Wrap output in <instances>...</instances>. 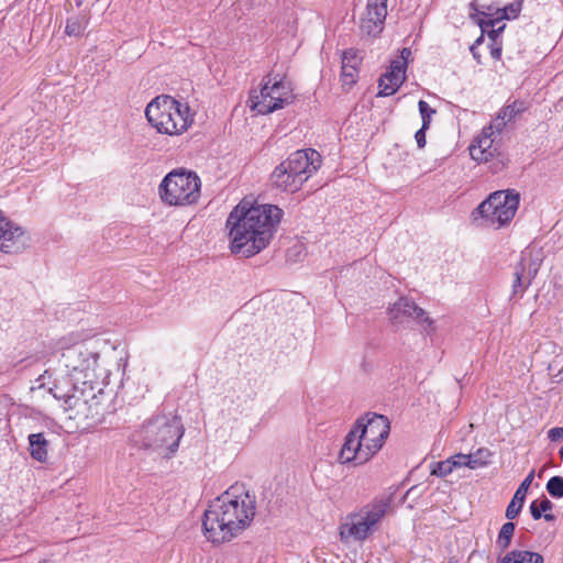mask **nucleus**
<instances>
[{"instance_id":"nucleus-42","label":"nucleus","mask_w":563,"mask_h":563,"mask_svg":"<svg viewBox=\"0 0 563 563\" xmlns=\"http://www.w3.org/2000/svg\"><path fill=\"white\" fill-rule=\"evenodd\" d=\"M560 456H561V459L563 461V446L560 449Z\"/></svg>"},{"instance_id":"nucleus-8","label":"nucleus","mask_w":563,"mask_h":563,"mask_svg":"<svg viewBox=\"0 0 563 563\" xmlns=\"http://www.w3.org/2000/svg\"><path fill=\"white\" fill-rule=\"evenodd\" d=\"M519 194L515 190H498L488 196L476 211L494 224L505 225L511 221L518 210Z\"/></svg>"},{"instance_id":"nucleus-24","label":"nucleus","mask_w":563,"mask_h":563,"mask_svg":"<svg viewBox=\"0 0 563 563\" xmlns=\"http://www.w3.org/2000/svg\"><path fill=\"white\" fill-rule=\"evenodd\" d=\"M543 556L533 551L512 550L498 559V563H543Z\"/></svg>"},{"instance_id":"nucleus-22","label":"nucleus","mask_w":563,"mask_h":563,"mask_svg":"<svg viewBox=\"0 0 563 563\" xmlns=\"http://www.w3.org/2000/svg\"><path fill=\"white\" fill-rule=\"evenodd\" d=\"M268 88L271 91V100L273 103H280V109L289 103L292 98L289 85L285 82L283 78H278V75H273V81L268 84Z\"/></svg>"},{"instance_id":"nucleus-15","label":"nucleus","mask_w":563,"mask_h":563,"mask_svg":"<svg viewBox=\"0 0 563 563\" xmlns=\"http://www.w3.org/2000/svg\"><path fill=\"white\" fill-rule=\"evenodd\" d=\"M363 454L367 455V450L362 440V437L357 432V429L353 426L350 432L345 437V441L339 453V461L342 464L354 462L355 464H364L369 459H363Z\"/></svg>"},{"instance_id":"nucleus-32","label":"nucleus","mask_w":563,"mask_h":563,"mask_svg":"<svg viewBox=\"0 0 563 563\" xmlns=\"http://www.w3.org/2000/svg\"><path fill=\"white\" fill-rule=\"evenodd\" d=\"M419 112L422 119L423 129H429L431 124V118L435 113V110L432 109L429 103L424 100H420L418 102Z\"/></svg>"},{"instance_id":"nucleus-25","label":"nucleus","mask_w":563,"mask_h":563,"mask_svg":"<svg viewBox=\"0 0 563 563\" xmlns=\"http://www.w3.org/2000/svg\"><path fill=\"white\" fill-rule=\"evenodd\" d=\"M30 455L37 462H45L48 454V441L43 433H32L29 435Z\"/></svg>"},{"instance_id":"nucleus-19","label":"nucleus","mask_w":563,"mask_h":563,"mask_svg":"<svg viewBox=\"0 0 563 563\" xmlns=\"http://www.w3.org/2000/svg\"><path fill=\"white\" fill-rule=\"evenodd\" d=\"M292 172L279 164L272 173V184L284 191L295 192L300 189L305 183L300 176H292Z\"/></svg>"},{"instance_id":"nucleus-10","label":"nucleus","mask_w":563,"mask_h":563,"mask_svg":"<svg viewBox=\"0 0 563 563\" xmlns=\"http://www.w3.org/2000/svg\"><path fill=\"white\" fill-rule=\"evenodd\" d=\"M494 129L495 126L493 124L484 128L482 133L470 145L468 150L471 157L478 163H489L495 157H498L497 162H493L492 166H489L493 173H498L504 168L505 164L504 158L499 157L500 153L494 145V140L492 139Z\"/></svg>"},{"instance_id":"nucleus-6","label":"nucleus","mask_w":563,"mask_h":563,"mask_svg":"<svg viewBox=\"0 0 563 563\" xmlns=\"http://www.w3.org/2000/svg\"><path fill=\"white\" fill-rule=\"evenodd\" d=\"M145 117L158 133L170 136L185 133L194 122L190 108L167 95L154 98L146 106Z\"/></svg>"},{"instance_id":"nucleus-21","label":"nucleus","mask_w":563,"mask_h":563,"mask_svg":"<svg viewBox=\"0 0 563 563\" xmlns=\"http://www.w3.org/2000/svg\"><path fill=\"white\" fill-rule=\"evenodd\" d=\"M360 62L361 59L357 56L356 51L347 49L343 52L341 67V80L343 87L351 88L356 82Z\"/></svg>"},{"instance_id":"nucleus-34","label":"nucleus","mask_w":563,"mask_h":563,"mask_svg":"<svg viewBox=\"0 0 563 563\" xmlns=\"http://www.w3.org/2000/svg\"><path fill=\"white\" fill-rule=\"evenodd\" d=\"M452 471H453V467L451 465V462L448 459L445 461H441V462L437 463V465L432 468L431 474L439 476V477H444V476L451 474Z\"/></svg>"},{"instance_id":"nucleus-14","label":"nucleus","mask_w":563,"mask_h":563,"mask_svg":"<svg viewBox=\"0 0 563 563\" xmlns=\"http://www.w3.org/2000/svg\"><path fill=\"white\" fill-rule=\"evenodd\" d=\"M387 16V0H367L360 18V29L364 34L376 36L384 27Z\"/></svg>"},{"instance_id":"nucleus-3","label":"nucleus","mask_w":563,"mask_h":563,"mask_svg":"<svg viewBox=\"0 0 563 563\" xmlns=\"http://www.w3.org/2000/svg\"><path fill=\"white\" fill-rule=\"evenodd\" d=\"M255 511V496L242 485H232L205 511V537L212 543L228 542L250 527Z\"/></svg>"},{"instance_id":"nucleus-7","label":"nucleus","mask_w":563,"mask_h":563,"mask_svg":"<svg viewBox=\"0 0 563 563\" xmlns=\"http://www.w3.org/2000/svg\"><path fill=\"white\" fill-rule=\"evenodd\" d=\"M201 181L197 174L185 170L168 173L158 187L163 202L169 206H189L200 197Z\"/></svg>"},{"instance_id":"nucleus-11","label":"nucleus","mask_w":563,"mask_h":563,"mask_svg":"<svg viewBox=\"0 0 563 563\" xmlns=\"http://www.w3.org/2000/svg\"><path fill=\"white\" fill-rule=\"evenodd\" d=\"M30 244L26 231L0 211V251L7 254L23 252Z\"/></svg>"},{"instance_id":"nucleus-18","label":"nucleus","mask_w":563,"mask_h":563,"mask_svg":"<svg viewBox=\"0 0 563 563\" xmlns=\"http://www.w3.org/2000/svg\"><path fill=\"white\" fill-rule=\"evenodd\" d=\"M538 269L536 263L527 264L526 260L523 257L521 258L515 267L510 299L521 298L523 296L525 291L537 276Z\"/></svg>"},{"instance_id":"nucleus-2","label":"nucleus","mask_w":563,"mask_h":563,"mask_svg":"<svg viewBox=\"0 0 563 563\" xmlns=\"http://www.w3.org/2000/svg\"><path fill=\"white\" fill-rule=\"evenodd\" d=\"M283 214L275 205L242 200L227 219L231 252L246 258L262 252L271 243Z\"/></svg>"},{"instance_id":"nucleus-29","label":"nucleus","mask_w":563,"mask_h":563,"mask_svg":"<svg viewBox=\"0 0 563 563\" xmlns=\"http://www.w3.org/2000/svg\"><path fill=\"white\" fill-rule=\"evenodd\" d=\"M470 455V468H478L489 463L492 452L486 448L478 449L475 453Z\"/></svg>"},{"instance_id":"nucleus-4","label":"nucleus","mask_w":563,"mask_h":563,"mask_svg":"<svg viewBox=\"0 0 563 563\" xmlns=\"http://www.w3.org/2000/svg\"><path fill=\"white\" fill-rule=\"evenodd\" d=\"M184 432L179 418L156 416L135 433V442L161 457L170 459L178 450Z\"/></svg>"},{"instance_id":"nucleus-16","label":"nucleus","mask_w":563,"mask_h":563,"mask_svg":"<svg viewBox=\"0 0 563 563\" xmlns=\"http://www.w3.org/2000/svg\"><path fill=\"white\" fill-rule=\"evenodd\" d=\"M389 317L395 323H404L408 319H413L420 323H432V320L426 316L424 310L407 298H400L389 309Z\"/></svg>"},{"instance_id":"nucleus-20","label":"nucleus","mask_w":563,"mask_h":563,"mask_svg":"<svg viewBox=\"0 0 563 563\" xmlns=\"http://www.w3.org/2000/svg\"><path fill=\"white\" fill-rule=\"evenodd\" d=\"M533 478H534V471H531L527 475V477L521 482V484L519 485L517 490L515 492V495H514L512 499L510 500L509 505L507 506L506 512H505V516L508 520H514L519 516V514L523 507L528 489H529Z\"/></svg>"},{"instance_id":"nucleus-17","label":"nucleus","mask_w":563,"mask_h":563,"mask_svg":"<svg viewBox=\"0 0 563 563\" xmlns=\"http://www.w3.org/2000/svg\"><path fill=\"white\" fill-rule=\"evenodd\" d=\"M273 81V75L268 74L263 78V86L257 90H252L249 98V106L252 111L258 114H268L280 109V103H273L268 84Z\"/></svg>"},{"instance_id":"nucleus-26","label":"nucleus","mask_w":563,"mask_h":563,"mask_svg":"<svg viewBox=\"0 0 563 563\" xmlns=\"http://www.w3.org/2000/svg\"><path fill=\"white\" fill-rule=\"evenodd\" d=\"M553 503L543 496L541 499L533 500L530 504L529 509L534 520H539L543 517L545 521H553L555 520V516L549 512L553 509Z\"/></svg>"},{"instance_id":"nucleus-9","label":"nucleus","mask_w":563,"mask_h":563,"mask_svg":"<svg viewBox=\"0 0 563 563\" xmlns=\"http://www.w3.org/2000/svg\"><path fill=\"white\" fill-rule=\"evenodd\" d=\"M354 427L367 450V455L363 454V459H371L382 449L390 429L388 419L377 413H367L358 418Z\"/></svg>"},{"instance_id":"nucleus-23","label":"nucleus","mask_w":563,"mask_h":563,"mask_svg":"<svg viewBox=\"0 0 563 563\" xmlns=\"http://www.w3.org/2000/svg\"><path fill=\"white\" fill-rule=\"evenodd\" d=\"M526 109V103L523 101H514L511 104H508L500 110L492 124L495 126V130L499 132L508 122L512 121L517 114L525 112Z\"/></svg>"},{"instance_id":"nucleus-5","label":"nucleus","mask_w":563,"mask_h":563,"mask_svg":"<svg viewBox=\"0 0 563 563\" xmlns=\"http://www.w3.org/2000/svg\"><path fill=\"white\" fill-rule=\"evenodd\" d=\"M390 505V497H377L349 514L339 526L340 541L349 544L367 540L379 529Z\"/></svg>"},{"instance_id":"nucleus-43","label":"nucleus","mask_w":563,"mask_h":563,"mask_svg":"<svg viewBox=\"0 0 563 563\" xmlns=\"http://www.w3.org/2000/svg\"><path fill=\"white\" fill-rule=\"evenodd\" d=\"M560 374H561L562 379H563V366H562V369L560 371Z\"/></svg>"},{"instance_id":"nucleus-30","label":"nucleus","mask_w":563,"mask_h":563,"mask_svg":"<svg viewBox=\"0 0 563 563\" xmlns=\"http://www.w3.org/2000/svg\"><path fill=\"white\" fill-rule=\"evenodd\" d=\"M522 10V1L517 0L498 10L500 22L503 20L516 19Z\"/></svg>"},{"instance_id":"nucleus-27","label":"nucleus","mask_w":563,"mask_h":563,"mask_svg":"<svg viewBox=\"0 0 563 563\" xmlns=\"http://www.w3.org/2000/svg\"><path fill=\"white\" fill-rule=\"evenodd\" d=\"M515 529L516 526L512 521H508L501 526L496 540V547L501 552L506 551L510 547Z\"/></svg>"},{"instance_id":"nucleus-40","label":"nucleus","mask_w":563,"mask_h":563,"mask_svg":"<svg viewBox=\"0 0 563 563\" xmlns=\"http://www.w3.org/2000/svg\"><path fill=\"white\" fill-rule=\"evenodd\" d=\"M484 42V33L482 32L481 36L471 45V47L477 48Z\"/></svg>"},{"instance_id":"nucleus-36","label":"nucleus","mask_w":563,"mask_h":563,"mask_svg":"<svg viewBox=\"0 0 563 563\" xmlns=\"http://www.w3.org/2000/svg\"><path fill=\"white\" fill-rule=\"evenodd\" d=\"M428 129H423V125H421V128L416 132L415 134V139H416V142H417V145L419 148H423L426 146V131Z\"/></svg>"},{"instance_id":"nucleus-13","label":"nucleus","mask_w":563,"mask_h":563,"mask_svg":"<svg viewBox=\"0 0 563 563\" xmlns=\"http://www.w3.org/2000/svg\"><path fill=\"white\" fill-rule=\"evenodd\" d=\"M280 164L289 168V172L294 174L292 176H300L303 181H307L320 167L321 156L317 151L311 148L298 150Z\"/></svg>"},{"instance_id":"nucleus-39","label":"nucleus","mask_w":563,"mask_h":563,"mask_svg":"<svg viewBox=\"0 0 563 563\" xmlns=\"http://www.w3.org/2000/svg\"><path fill=\"white\" fill-rule=\"evenodd\" d=\"M470 51H471V53H472V55H473L474 59H476V62H477L478 64H481V63H482V60H481V55L478 54L477 48H475V47H470Z\"/></svg>"},{"instance_id":"nucleus-33","label":"nucleus","mask_w":563,"mask_h":563,"mask_svg":"<svg viewBox=\"0 0 563 563\" xmlns=\"http://www.w3.org/2000/svg\"><path fill=\"white\" fill-rule=\"evenodd\" d=\"M84 29L82 21L77 16H73L67 20L65 32L69 36H79L84 32Z\"/></svg>"},{"instance_id":"nucleus-37","label":"nucleus","mask_w":563,"mask_h":563,"mask_svg":"<svg viewBox=\"0 0 563 563\" xmlns=\"http://www.w3.org/2000/svg\"><path fill=\"white\" fill-rule=\"evenodd\" d=\"M548 438L551 441H559L560 439L563 438V428L554 427V428L550 429L548 432Z\"/></svg>"},{"instance_id":"nucleus-38","label":"nucleus","mask_w":563,"mask_h":563,"mask_svg":"<svg viewBox=\"0 0 563 563\" xmlns=\"http://www.w3.org/2000/svg\"><path fill=\"white\" fill-rule=\"evenodd\" d=\"M490 55L494 59L498 60L501 57V44L495 42L490 46Z\"/></svg>"},{"instance_id":"nucleus-12","label":"nucleus","mask_w":563,"mask_h":563,"mask_svg":"<svg viewBox=\"0 0 563 563\" xmlns=\"http://www.w3.org/2000/svg\"><path fill=\"white\" fill-rule=\"evenodd\" d=\"M411 56L410 48H402L400 56L393 60L389 70L379 78L378 97L391 96L400 88L406 79V66Z\"/></svg>"},{"instance_id":"nucleus-41","label":"nucleus","mask_w":563,"mask_h":563,"mask_svg":"<svg viewBox=\"0 0 563 563\" xmlns=\"http://www.w3.org/2000/svg\"><path fill=\"white\" fill-rule=\"evenodd\" d=\"M470 8H471V10H472V11H474V12L478 13V9H477V3H476V1H472V2L470 3Z\"/></svg>"},{"instance_id":"nucleus-28","label":"nucleus","mask_w":563,"mask_h":563,"mask_svg":"<svg viewBox=\"0 0 563 563\" xmlns=\"http://www.w3.org/2000/svg\"><path fill=\"white\" fill-rule=\"evenodd\" d=\"M500 23V19H488V20H481L479 26L482 29L483 33H487L489 38L493 41V43L497 42V37L499 34L504 31L505 24H501L496 27L497 24Z\"/></svg>"},{"instance_id":"nucleus-31","label":"nucleus","mask_w":563,"mask_h":563,"mask_svg":"<svg viewBox=\"0 0 563 563\" xmlns=\"http://www.w3.org/2000/svg\"><path fill=\"white\" fill-rule=\"evenodd\" d=\"M547 492L553 498H562L563 497V477L562 476H552L547 483Z\"/></svg>"},{"instance_id":"nucleus-1","label":"nucleus","mask_w":563,"mask_h":563,"mask_svg":"<svg viewBox=\"0 0 563 563\" xmlns=\"http://www.w3.org/2000/svg\"><path fill=\"white\" fill-rule=\"evenodd\" d=\"M68 341L70 339H63L60 357L71 383V391L67 395L66 404L77 416L97 420L102 416L98 400V394H101L99 379L102 375L99 364L101 341L88 339L67 344Z\"/></svg>"},{"instance_id":"nucleus-35","label":"nucleus","mask_w":563,"mask_h":563,"mask_svg":"<svg viewBox=\"0 0 563 563\" xmlns=\"http://www.w3.org/2000/svg\"><path fill=\"white\" fill-rule=\"evenodd\" d=\"M452 467L467 466L470 467V455L468 454H455L449 459Z\"/></svg>"}]
</instances>
